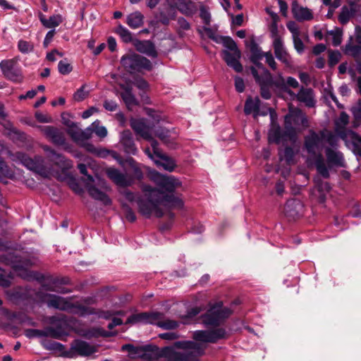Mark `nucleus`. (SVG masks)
Instances as JSON below:
<instances>
[{
    "label": "nucleus",
    "instance_id": "nucleus-1",
    "mask_svg": "<svg viewBox=\"0 0 361 361\" xmlns=\"http://www.w3.org/2000/svg\"><path fill=\"white\" fill-rule=\"evenodd\" d=\"M152 180L158 188L143 185V197L137 196L130 191H125V197L130 202L136 201L140 212L147 218L154 214L161 217L165 211L170 209H180L183 206V200L173 194L180 182L173 176H164L159 173H152Z\"/></svg>",
    "mask_w": 361,
    "mask_h": 361
},
{
    "label": "nucleus",
    "instance_id": "nucleus-2",
    "mask_svg": "<svg viewBox=\"0 0 361 361\" xmlns=\"http://www.w3.org/2000/svg\"><path fill=\"white\" fill-rule=\"evenodd\" d=\"M204 349L202 344L193 341H178L173 346L163 348L145 345L141 356L146 361H157L161 358L166 361H195L204 353Z\"/></svg>",
    "mask_w": 361,
    "mask_h": 361
},
{
    "label": "nucleus",
    "instance_id": "nucleus-3",
    "mask_svg": "<svg viewBox=\"0 0 361 361\" xmlns=\"http://www.w3.org/2000/svg\"><path fill=\"white\" fill-rule=\"evenodd\" d=\"M42 149L47 153V158L49 162V164L45 163L44 159L41 156L30 158L23 152H17L16 157L26 168L44 178L56 176L57 174L50 163H53L63 171L68 170L73 166L71 160L67 159L62 154L56 153L49 146L43 145Z\"/></svg>",
    "mask_w": 361,
    "mask_h": 361
},
{
    "label": "nucleus",
    "instance_id": "nucleus-4",
    "mask_svg": "<svg viewBox=\"0 0 361 361\" xmlns=\"http://www.w3.org/2000/svg\"><path fill=\"white\" fill-rule=\"evenodd\" d=\"M91 128L89 126L84 130L80 128L76 123H72L68 126L67 133L71 136L72 140L82 146L87 152L96 155L100 158H106L109 154L116 157V153L114 151L108 150L102 147H96L92 143H88L87 141L91 138Z\"/></svg>",
    "mask_w": 361,
    "mask_h": 361
},
{
    "label": "nucleus",
    "instance_id": "nucleus-5",
    "mask_svg": "<svg viewBox=\"0 0 361 361\" xmlns=\"http://www.w3.org/2000/svg\"><path fill=\"white\" fill-rule=\"evenodd\" d=\"M78 169L85 176L82 180L89 195L94 200L101 201L105 205L111 204V200L105 193L106 191L110 190L106 181L98 176L94 178L88 174L87 166L84 164H79Z\"/></svg>",
    "mask_w": 361,
    "mask_h": 361
},
{
    "label": "nucleus",
    "instance_id": "nucleus-6",
    "mask_svg": "<svg viewBox=\"0 0 361 361\" xmlns=\"http://www.w3.org/2000/svg\"><path fill=\"white\" fill-rule=\"evenodd\" d=\"M42 300L46 302L49 307L66 311L82 317L94 313V310L91 307L78 303H73L70 300L55 295L46 294L42 298Z\"/></svg>",
    "mask_w": 361,
    "mask_h": 361
},
{
    "label": "nucleus",
    "instance_id": "nucleus-7",
    "mask_svg": "<svg viewBox=\"0 0 361 361\" xmlns=\"http://www.w3.org/2000/svg\"><path fill=\"white\" fill-rule=\"evenodd\" d=\"M348 119L349 117L346 113L342 112L340 114L336 121V132L346 146L353 150L357 159H361V137L350 130L341 129L348 124Z\"/></svg>",
    "mask_w": 361,
    "mask_h": 361
},
{
    "label": "nucleus",
    "instance_id": "nucleus-8",
    "mask_svg": "<svg viewBox=\"0 0 361 361\" xmlns=\"http://www.w3.org/2000/svg\"><path fill=\"white\" fill-rule=\"evenodd\" d=\"M140 322L157 325L164 329H174L178 326L177 322L171 319H164V314L158 312H142L133 314L126 321L127 324Z\"/></svg>",
    "mask_w": 361,
    "mask_h": 361
},
{
    "label": "nucleus",
    "instance_id": "nucleus-9",
    "mask_svg": "<svg viewBox=\"0 0 361 361\" xmlns=\"http://www.w3.org/2000/svg\"><path fill=\"white\" fill-rule=\"evenodd\" d=\"M121 64L125 71L133 74L142 71H151L153 68L152 62L147 58L135 53H128L121 59Z\"/></svg>",
    "mask_w": 361,
    "mask_h": 361
},
{
    "label": "nucleus",
    "instance_id": "nucleus-10",
    "mask_svg": "<svg viewBox=\"0 0 361 361\" xmlns=\"http://www.w3.org/2000/svg\"><path fill=\"white\" fill-rule=\"evenodd\" d=\"M231 314V310L223 306L221 302L210 305L205 314L202 316V323L206 326H219Z\"/></svg>",
    "mask_w": 361,
    "mask_h": 361
},
{
    "label": "nucleus",
    "instance_id": "nucleus-11",
    "mask_svg": "<svg viewBox=\"0 0 361 361\" xmlns=\"http://www.w3.org/2000/svg\"><path fill=\"white\" fill-rule=\"evenodd\" d=\"M293 125L308 127L307 116L298 108L290 109L289 113L285 116L286 134L289 136L290 140L294 141L296 139L297 132Z\"/></svg>",
    "mask_w": 361,
    "mask_h": 361
},
{
    "label": "nucleus",
    "instance_id": "nucleus-12",
    "mask_svg": "<svg viewBox=\"0 0 361 361\" xmlns=\"http://www.w3.org/2000/svg\"><path fill=\"white\" fill-rule=\"evenodd\" d=\"M18 59L2 60L0 62V68L4 77L14 82H21L23 80L21 69L18 66Z\"/></svg>",
    "mask_w": 361,
    "mask_h": 361
},
{
    "label": "nucleus",
    "instance_id": "nucleus-13",
    "mask_svg": "<svg viewBox=\"0 0 361 361\" xmlns=\"http://www.w3.org/2000/svg\"><path fill=\"white\" fill-rule=\"evenodd\" d=\"M304 147L312 158L322 155L321 150L323 147V143L320 131L316 133L310 130L309 134L305 137Z\"/></svg>",
    "mask_w": 361,
    "mask_h": 361
},
{
    "label": "nucleus",
    "instance_id": "nucleus-14",
    "mask_svg": "<svg viewBox=\"0 0 361 361\" xmlns=\"http://www.w3.org/2000/svg\"><path fill=\"white\" fill-rule=\"evenodd\" d=\"M226 334L225 329L222 328L209 331H196L193 333V338L203 343H215L219 339L224 338Z\"/></svg>",
    "mask_w": 361,
    "mask_h": 361
},
{
    "label": "nucleus",
    "instance_id": "nucleus-15",
    "mask_svg": "<svg viewBox=\"0 0 361 361\" xmlns=\"http://www.w3.org/2000/svg\"><path fill=\"white\" fill-rule=\"evenodd\" d=\"M72 353L80 356H90L97 351L95 345L82 340H75L71 345Z\"/></svg>",
    "mask_w": 361,
    "mask_h": 361
},
{
    "label": "nucleus",
    "instance_id": "nucleus-16",
    "mask_svg": "<svg viewBox=\"0 0 361 361\" xmlns=\"http://www.w3.org/2000/svg\"><path fill=\"white\" fill-rule=\"evenodd\" d=\"M273 47L274 50V54L277 59L281 61L286 66H290L292 64L291 57L284 47L282 38H276L273 42Z\"/></svg>",
    "mask_w": 361,
    "mask_h": 361
},
{
    "label": "nucleus",
    "instance_id": "nucleus-17",
    "mask_svg": "<svg viewBox=\"0 0 361 361\" xmlns=\"http://www.w3.org/2000/svg\"><path fill=\"white\" fill-rule=\"evenodd\" d=\"M106 174L108 177L118 186L126 187L133 183V179L130 177L121 173L116 169H108L106 170Z\"/></svg>",
    "mask_w": 361,
    "mask_h": 361
},
{
    "label": "nucleus",
    "instance_id": "nucleus-18",
    "mask_svg": "<svg viewBox=\"0 0 361 361\" xmlns=\"http://www.w3.org/2000/svg\"><path fill=\"white\" fill-rule=\"evenodd\" d=\"M291 11L294 18L298 21H309L313 18L312 11L307 7L300 5L297 1L292 3Z\"/></svg>",
    "mask_w": 361,
    "mask_h": 361
},
{
    "label": "nucleus",
    "instance_id": "nucleus-19",
    "mask_svg": "<svg viewBox=\"0 0 361 361\" xmlns=\"http://www.w3.org/2000/svg\"><path fill=\"white\" fill-rule=\"evenodd\" d=\"M295 99L309 108L316 104L315 94L312 88L302 87L295 95Z\"/></svg>",
    "mask_w": 361,
    "mask_h": 361
},
{
    "label": "nucleus",
    "instance_id": "nucleus-20",
    "mask_svg": "<svg viewBox=\"0 0 361 361\" xmlns=\"http://www.w3.org/2000/svg\"><path fill=\"white\" fill-rule=\"evenodd\" d=\"M171 8L178 9L185 16H191L195 12L194 4L191 0H166Z\"/></svg>",
    "mask_w": 361,
    "mask_h": 361
},
{
    "label": "nucleus",
    "instance_id": "nucleus-21",
    "mask_svg": "<svg viewBox=\"0 0 361 361\" xmlns=\"http://www.w3.org/2000/svg\"><path fill=\"white\" fill-rule=\"evenodd\" d=\"M240 56V50L231 51L228 50L223 51V57L227 65L233 68L238 73H240L243 71V66L239 61Z\"/></svg>",
    "mask_w": 361,
    "mask_h": 361
},
{
    "label": "nucleus",
    "instance_id": "nucleus-22",
    "mask_svg": "<svg viewBox=\"0 0 361 361\" xmlns=\"http://www.w3.org/2000/svg\"><path fill=\"white\" fill-rule=\"evenodd\" d=\"M133 45L136 50L152 58L157 57V51L154 44L149 40L135 39Z\"/></svg>",
    "mask_w": 361,
    "mask_h": 361
},
{
    "label": "nucleus",
    "instance_id": "nucleus-23",
    "mask_svg": "<svg viewBox=\"0 0 361 361\" xmlns=\"http://www.w3.org/2000/svg\"><path fill=\"white\" fill-rule=\"evenodd\" d=\"M43 133L57 145H63L66 142L63 133L59 129L52 126H44L42 128Z\"/></svg>",
    "mask_w": 361,
    "mask_h": 361
},
{
    "label": "nucleus",
    "instance_id": "nucleus-24",
    "mask_svg": "<svg viewBox=\"0 0 361 361\" xmlns=\"http://www.w3.org/2000/svg\"><path fill=\"white\" fill-rule=\"evenodd\" d=\"M303 209L302 203L297 199H291L286 202L284 212L287 216L295 219L300 216Z\"/></svg>",
    "mask_w": 361,
    "mask_h": 361
},
{
    "label": "nucleus",
    "instance_id": "nucleus-25",
    "mask_svg": "<svg viewBox=\"0 0 361 361\" xmlns=\"http://www.w3.org/2000/svg\"><path fill=\"white\" fill-rule=\"evenodd\" d=\"M130 126L136 134L145 140H151L152 128L145 124L143 120L132 119Z\"/></svg>",
    "mask_w": 361,
    "mask_h": 361
},
{
    "label": "nucleus",
    "instance_id": "nucleus-26",
    "mask_svg": "<svg viewBox=\"0 0 361 361\" xmlns=\"http://www.w3.org/2000/svg\"><path fill=\"white\" fill-rule=\"evenodd\" d=\"M257 68V69L255 67L251 68V73L255 78L256 81H260L262 82H269L271 81V75L267 70L262 63L259 61H252Z\"/></svg>",
    "mask_w": 361,
    "mask_h": 361
},
{
    "label": "nucleus",
    "instance_id": "nucleus-27",
    "mask_svg": "<svg viewBox=\"0 0 361 361\" xmlns=\"http://www.w3.org/2000/svg\"><path fill=\"white\" fill-rule=\"evenodd\" d=\"M120 142L123 146L126 152L132 154H135L137 153V148L134 143L132 133L130 130H126L121 133Z\"/></svg>",
    "mask_w": 361,
    "mask_h": 361
},
{
    "label": "nucleus",
    "instance_id": "nucleus-28",
    "mask_svg": "<svg viewBox=\"0 0 361 361\" xmlns=\"http://www.w3.org/2000/svg\"><path fill=\"white\" fill-rule=\"evenodd\" d=\"M269 142H274L279 144L281 142L289 140V136L286 134V130L282 132L280 126L278 124L271 123V127L269 131Z\"/></svg>",
    "mask_w": 361,
    "mask_h": 361
},
{
    "label": "nucleus",
    "instance_id": "nucleus-29",
    "mask_svg": "<svg viewBox=\"0 0 361 361\" xmlns=\"http://www.w3.org/2000/svg\"><path fill=\"white\" fill-rule=\"evenodd\" d=\"M326 156L329 164L338 166H344V158L343 154L329 147L326 148Z\"/></svg>",
    "mask_w": 361,
    "mask_h": 361
},
{
    "label": "nucleus",
    "instance_id": "nucleus-30",
    "mask_svg": "<svg viewBox=\"0 0 361 361\" xmlns=\"http://www.w3.org/2000/svg\"><path fill=\"white\" fill-rule=\"evenodd\" d=\"M37 262L36 257L26 258L24 257H16L13 267L16 271H26V269L35 265Z\"/></svg>",
    "mask_w": 361,
    "mask_h": 361
},
{
    "label": "nucleus",
    "instance_id": "nucleus-31",
    "mask_svg": "<svg viewBox=\"0 0 361 361\" xmlns=\"http://www.w3.org/2000/svg\"><path fill=\"white\" fill-rule=\"evenodd\" d=\"M259 106L260 100L258 97H256L254 99H252L251 97H248L245 104V114L249 115L253 113L255 117H257L259 115H265V113L260 114Z\"/></svg>",
    "mask_w": 361,
    "mask_h": 361
},
{
    "label": "nucleus",
    "instance_id": "nucleus-32",
    "mask_svg": "<svg viewBox=\"0 0 361 361\" xmlns=\"http://www.w3.org/2000/svg\"><path fill=\"white\" fill-rule=\"evenodd\" d=\"M156 157L154 162L158 167H161L168 171H173L174 170L176 164L173 159L162 153L156 156Z\"/></svg>",
    "mask_w": 361,
    "mask_h": 361
},
{
    "label": "nucleus",
    "instance_id": "nucleus-33",
    "mask_svg": "<svg viewBox=\"0 0 361 361\" xmlns=\"http://www.w3.org/2000/svg\"><path fill=\"white\" fill-rule=\"evenodd\" d=\"M261 87V95L265 99H269L271 98V94L269 89V87L273 84L276 86H281L284 84V79L281 75H279L278 80L275 82L273 81L272 77H271V81L269 82H262L260 81H256Z\"/></svg>",
    "mask_w": 361,
    "mask_h": 361
},
{
    "label": "nucleus",
    "instance_id": "nucleus-34",
    "mask_svg": "<svg viewBox=\"0 0 361 361\" xmlns=\"http://www.w3.org/2000/svg\"><path fill=\"white\" fill-rule=\"evenodd\" d=\"M357 11L356 5L350 4L349 6H344L341 8V11L338 16L339 22L345 25L355 15Z\"/></svg>",
    "mask_w": 361,
    "mask_h": 361
},
{
    "label": "nucleus",
    "instance_id": "nucleus-35",
    "mask_svg": "<svg viewBox=\"0 0 361 361\" xmlns=\"http://www.w3.org/2000/svg\"><path fill=\"white\" fill-rule=\"evenodd\" d=\"M144 16L140 11L131 13L126 17V24L132 29H137L142 26Z\"/></svg>",
    "mask_w": 361,
    "mask_h": 361
},
{
    "label": "nucleus",
    "instance_id": "nucleus-36",
    "mask_svg": "<svg viewBox=\"0 0 361 361\" xmlns=\"http://www.w3.org/2000/svg\"><path fill=\"white\" fill-rule=\"evenodd\" d=\"M320 134L323 145L324 143L327 144L329 145V147H332V149L337 147L339 135L338 136L336 134L327 130H321Z\"/></svg>",
    "mask_w": 361,
    "mask_h": 361
},
{
    "label": "nucleus",
    "instance_id": "nucleus-37",
    "mask_svg": "<svg viewBox=\"0 0 361 361\" xmlns=\"http://www.w3.org/2000/svg\"><path fill=\"white\" fill-rule=\"evenodd\" d=\"M63 20L61 15L57 14L50 16L48 19L43 16L40 17V21L42 25L47 28H54L59 26Z\"/></svg>",
    "mask_w": 361,
    "mask_h": 361
},
{
    "label": "nucleus",
    "instance_id": "nucleus-38",
    "mask_svg": "<svg viewBox=\"0 0 361 361\" xmlns=\"http://www.w3.org/2000/svg\"><path fill=\"white\" fill-rule=\"evenodd\" d=\"M345 52L354 57L361 55V44H357L353 42V37H350L349 42L345 45Z\"/></svg>",
    "mask_w": 361,
    "mask_h": 361
},
{
    "label": "nucleus",
    "instance_id": "nucleus-39",
    "mask_svg": "<svg viewBox=\"0 0 361 361\" xmlns=\"http://www.w3.org/2000/svg\"><path fill=\"white\" fill-rule=\"evenodd\" d=\"M121 97L128 109L137 105L138 102L129 88L126 89L121 93Z\"/></svg>",
    "mask_w": 361,
    "mask_h": 361
},
{
    "label": "nucleus",
    "instance_id": "nucleus-40",
    "mask_svg": "<svg viewBox=\"0 0 361 361\" xmlns=\"http://www.w3.org/2000/svg\"><path fill=\"white\" fill-rule=\"evenodd\" d=\"M89 128H91V136L93 133L99 137L100 138H104L107 135V130L104 126H100V121L99 120H96L94 121L90 126Z\"/></svg>",
    "mask_w": 361,
    "mask_h": 361
},
{
    "label": "nucleus",
    "instance_id": "nucleus-41",
    "mask_svg": "<svg viewBox=\"0 0 361 361\" xmlns=\"http://www.w3.org/2000/svg\"><path fill=\"white\" fill-rule=\"evenodd\" d=\"M116 32L120 36L122 41L125 43H133L135 41L133 39L132 33L126 27L121 25H119L116 27Z\"/></svg>",
    "mask_w": 361,
    "mask_h": 361
},
{
    "label": "nucleus",
    "instance_id": "nucleus-42",
    "mask_svg": "<svg viewBox=\"0 0 361 361\" xmlns=\"http://www.w3.org/2000/svg\"><path fill=\"white\" fill-rule=\"evenodd\" d=\"M249 47L251 52V61H260L264 57V54L262 51L261 49L255 42L252 41Z\"/></svg>",
    "mask_w": 361,
    "mask_h": 361
},
{
    "label": "nucleus",
    "instance_id": "nucleus-43",
    "mask_svg": "<svg viewBox=\"0 0 361 361\" xmlns=\"http://www.w3.org/2000/svg\"><path fill=\"white\" fill-rule=\"evenodd\" d=\"M314 164L317 168V171L324 178H328L329 176V170L326 166V164L324 161V159L322 155H319L318 157L314 158Z\"/></svg>",
    "mask_w": 361,
    "mask_h": 361
},
{
    "label": "nucleus",
    "instance_id": "nucleus-44",
    "mask_svg": "<svg viewBox=\"0 0 361 361\" xmlns=\"http://www.w3.org/2000/svg\"><path fill=\"white\" fill-rule=\"evenodd\" d=\"M351 112L353 116V126L357 128L361 124V103L359 102L356 106L352 107Z\"/></svg>",
    "mask_w": 361,
    "mask_h": 361
},
{
    "label": "nucleus",
    "instance_id": "nucleus-45",
    "mask_svg": "<svg viewBox=\"0 0 361 361\" xmlns=\"http://www.w3.org/2000/svg\"><path fill=\"white\" fill-rule=\"evenodd\" d=\"M18 48L21 53L28 54L33 51L34 45L31 42L21 39L18 43Z\"/></svg>",
    "mask_w": 361,
    "mask_h": 361
},
{
    "label": "nucleus",
    "instance_id": "nucleus-46",
    "mask_svg": "<svg viewBox=\"0 0 361 361\" xmlns=\"http://www.w3.org/2000/svg\"><path fill=\"white\" fill-rule=\"evenodd\" d=\"M130 166L131 168V173L133 177L136 179L140 180L143 176V173L140 167V165L137 163H136L133 159H130Z\"/></svg>",
    "mask_w": 361,
    "mask_h": 361
},
{
    "label": "nucleus",
    "instance_id": "nucleus-47",
    "mask_svg": "<svg viewBox=\"0 0 361 361\" xmlns=\"http://www.w3.org/2000/svg\"><path fill=\"white\" fill-rule=\"evenodd\" d=\"M221 42L224 46L228 49V51H237L239 50L237 47L236 43L229 37H221Z\"/></svg>",
    "mask_w": 361,
    "mask_h": 361
},
{
    "label": "nucleus",
    "instance_id": "nucleus-48",
    "mask_svg": "<svg viewBox=\"0 0 361 361\" xmlns=\"http://www.w3.org/2000/svg\"><path fill=\"white\" fill-rule=\"evenodd\" d=\"M58 69H59V72L61 74L67 75L72 71L73 68H72L71 65L67 61V60L65 59V60H61L59 62Z\"/></svg>",
    "mask_w": 361,
    "mask_h": 361
},
{
    "label": "nucleus",
    "instance_id": "nucleus-49",
    "mask_svg": "<svg viewBox=\"0 0 361 361\" xmlns=\"http://www.w3.org/2000/svg\"><path fill=\"white\" fill-rule=\"evenodd\" d=\"M328 34L332 37V44L334 46L337 47L341 44L342 42V32L341 30H331L328 32Z\"/></svg>",
    "mask_w": 361,
    "mask_h": 361
},
{
    "label": "nucleus",
    "instance_id": "nucleus-50",
    "mask_svg": "<svg viewBox=\"0 0 361 361\" xmlns=\"http://www.w3.org/2000/svg\"><path fill=\"white\" fill-rule=\"evenodd\" d=\"M341 54L338 51H329V66L332 67L338 63Z\"/></svg>",
    "mask_w": 361,
    "mask_h": 361
},
{
    "label": "nucleus",
    "instance_id": "nucleus-51",
    "mask_svg": "<svg viewBox=\"0 0 361 361\" xmlns=\"http://www.w3.org/2000/svg\"><path fill=\"white\" fill-rule=\"evenodd\" d=\"M155 135L164 142L167 143L169 141V132L168 130L159 128L155 130Z\"/></svg>",
    "mask_w": 361,
    "mask_h": 361
},
{
    "label": "nucleus",
    "instance_id": "nucleus-52",
    "mask_svg": "<svg viewBox=\"0 0 361 361\" xmlns=\"http://www.w3.org/2000/svg\"><path fill=\"white\" fill-rule=\"evenodd\" d=\"M288 30L292 34V38L300 36V30L297 23L295 21H289L286 24Z\"/></svg>",
    "mask_w": 361,
    "mask_h": 361
},
{
    "label": "nucleus",
    "instance_id": "nucleus-53",
    "mask_svg": "<svg viewBox=\"0 0 361 361\" xmlns=\"http://www.w3.org/2000/svg\"><path fill=\"white\" fill-rule=\"evenodd\" d=\"M200 16L205 25H209L210 24L211 14L205 7H201Z\"/></svg>",
    "mask_w": 361,
    "mask_h": 361
},
{
    "label": "nucleus",
    "instance_id": "nucleus-54",
    "mask_svg": "<svg viewBox=\"0 0 361 361\" xmlns=\"http://www.w3.org/2000/svg\"><path fill=\"white\" fill-rule=\"evenodd\" d=\"M294 47L298 53L301 54L304 51V44L300 39V36L295 37L293 38Z\"/></svg>",
    "mask_w": 361,
    "mask_h": 361
},
{
    "label": "nucleus",
    "instance_id": "nucleus-55",
    "mask_svg": "<svg viewBox=\"0 0 361 361\" xmlns=\"http://www.w3.org/2000/svg\"><path fill=\"white\" fill-rule=\"evenodd\" d=\"M126 218L130 222H133L136 219V216L133 211L127 205L123 206Z\"/></svg>",
    "mask_w": 361,
    "mask_h": 361
},
{
    "label": "nucleus",
    "instance_id": "nucleus-56",
    "mask_svg": "<svg viewBox=\"0 0 361 361\" xmlns=\"http://www.w3.org/2000/svg\"><path fill=\"white\" fill-rule=\"evenodd\" d=\"M266 59V62L273 70L276 69V63L274 59L272 54L270 51L264 53V56Z\"/></svg>",
    "mask_w": 361,
    "mask_h": 361
},
{
    "label": "nucleus",
    "instance_id": "nucleus-57",
    "mask_svg": "<svg viewBox=\"0 0 361 361\" xmlns=\"http://www.w3.org/2000/svg\"><path fill=\"white\" fill-rule=\"evenodd\" d=\"M283 157L286 161L290 164L293 160L294 157V151L293 148L290 147H287L285 148L283 151Z\"/></svg>",
    "mask_w": 361,
    "mask_h": 361
},
{
    "label": "nucleus",
    "instance_id": "nucleus-58",
    "mask_svg": "<svg viewBox=\"0 0 361 361\" xmlns=\"http://www.w3.org/2000/svg\"><path fill=\"white\" fill-rule=\"evenodd\" d=\"M84 86L81 87L78 91L74 94L73 98L75 101L80 102L83 100L87 95V92L85 91Z\"/></svg>",
    "mask_w": 361,
    "mask_h": 361
},
{
    "label": "nucleus",
    "instance_id": "nucleus-59",
    "mask_svg": "<svg viewBox=\"0 0 361 361\" xmlns=\"http://www.w3.org/2000/svg\"><path fill=\"white\" fill-rule=\"evenodd\" d=\"M134 85L138 89L142 90H146L149 87L147 82L142 78L136 79L134 82Z\"/></svg>",
    "mask_w": 361,
    "mask_h": 361
},
{
    "label": "nucleus",
    "instance_id": "nucleus-60",
    "mask_svg": "<svg viewBox=\"0 0 361 361\" xmlns=\"http://www.w3.org/2000/svg\"><path fill=\"white\" fill-rule=\"evenodd\" d=\"M144 345L135 346L133 353L130 355L132 358H141L142 354L143 353Z\"/></svg>",
    "mask_w": 361,
    "mask_h": 361
},
{
    "label": "nucleus",
    "instance_id": "nucleus-61",
    "mask_svg": "<svg viewBox=\"0 0 361 361\" xmlns=\"http://www.w3.org/2000/svg\"><path fill=\"white\" fill-rule=\"evenodd\" d=\"M203 29L210 39H213L216 42H220L219 39L221 37L216 35V34L214 33L212 28L208 27H204Z\"/></svg>",
    "mask_w": 361,
    "mask_h": 361
},
{
    "label": "nucleus",
    "instance_id": "nucleus-62",
    "mask_svg": "<svg viewBox=\"0 0 361 361\" xmlns=\"http://www.w3.org/2000/svg\"><path fill=\"white\" fill-rule=\"evenodd\" d=\"M235 87L238 92H243L245 90V85L243 80L240 77L235 78Z\"/></svg>",
    "mask_w": 361,
    "mask_h": 361
},
{
    "label": "nucleus",
    "instance_id": "nucleus-63",
    "mask_svg": "<svg viewBox=\"0 0 361 361\" xmlns=\"http://www.w3.org/2000/svg\"><path fill=\"white\" fill-rule=\"evenodd\" d=\"M104 107L107 111H114L117 108V104L112 100H106L104 103Z\"/></svg>",
    "mask_w": 361,
    "mask_h": 361
},
{
    "label": "nucleus",
    "instance_id": "nucleus-64",
    "mask_svg": "<svg viewBox=\"0 0 361 361\" xmlns=\"http://www.w3.org/2000/svg\"><path fill=\"white\" fill-rule=\"evenodd\" d=\"M54 35H55L54 29L49 30L47 33V35L44 37V42H43L44 47H47L49 44V43L52 41Z\"/></svg>",
    "mask_w": 361,
    "mask_h": 361
}]
</instances>
